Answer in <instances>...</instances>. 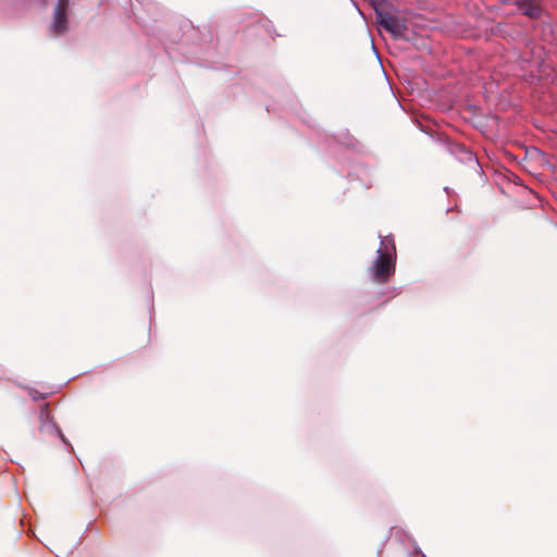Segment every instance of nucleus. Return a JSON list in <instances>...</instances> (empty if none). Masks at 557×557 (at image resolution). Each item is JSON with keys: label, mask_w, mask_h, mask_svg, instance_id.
Wrapping results in <instances>:
<instances>
[{"label": "nucleus", "mask_w": 557, "mask_h": 557, "mask_svg": "<svg viewBox=\"0 0 557 557\" xmlns=\"http://www.w3.org/2000/svg\"><path fill=\"white\" fill-rule=\"evenodd\" d=\"M396 249L391 237H384L377 249V257L371 268L373 278L379 283L386 282L395 271Z\"/></svg>", "instance_id": "f257e3e1"}, {"label": "nucleus", "mask_w": 557, "mask_h": 557, "mask_svg": "<svg viewBox=\"0 0 557 557\" xmlns=\"http://www.w3.org/2000/svg\"><path fill=\"white\" fill-rule=\"evenodd\" d=\"M70 0H58V3L53 11V21L50 26V30L54 36H59L64 34L67 26V9H69Z\"/></svg>", "instance_id": "f03ea898"}, {"label": "nucleus", "mask_w": 557, "mask_h": 557, "mask_svg": "<svg viewBox=\"0 0 557 557\" xmlns=\"http://www.w3.org/2000/svg\"><path fill=\"white\" fill-rule=\"evenodd\" d=\"M537 12H539V8L535 4L527 10H524V13L529 16H535V15H537Z\"/></svg>", "instance_id": "20e7f679"}, {"label": "nucleus", "mask_w": 557, "mask_h": 557, "mask_svg": "<svg viewBox=\"0 0 557 557\" xmlns=\"http://www.w3.org/2000/svg\"><path fill=\"white\" fill-rule=\"evenodd\" d=\"M382 24L387 30H394V21L392 18L384 20Z\"/></svg>", "instance_id": "39448f33"}, {"label": "nucleus", "mask_w": 557, "mask_h": 557, "mask_svg": "<svg viewBox=\"0 0 557 557\" xmlns=\"http://www.w3.org/2000/svg\"><path fill=\"white\" fill-rule=\"evenodd\" d=\"M40 419L42 421H49V422H52V418H51V414H50V411L48 409V405H44L40 409Z\"/></svg>", "instance_id": "7ed1b4c3"}, {"label": "nucleus", "mask_w": 557, "mask_h": 557, "mask_svg": "<svg viewBox=\"0 0 557 557\" xmlns=\"http://www.w3.org/2000/svg\"><path fill=\"white\" fill-rule=\"evenodd\" d=\"M29 396L32 397L33 400H38V399L44 398V396L40 393H38L37 391H34V389L29 391Z\"/></svg>", "instance_id": "423d86ee"}]
</instances>
